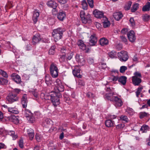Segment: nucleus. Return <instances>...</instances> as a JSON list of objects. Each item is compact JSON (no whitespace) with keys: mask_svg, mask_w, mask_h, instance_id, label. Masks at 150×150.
<instances>
[{"mask_svg":"<svg viewBox=\"0 0 150 150\" xmlns=\"http://www.w3.org/2000/svg\"><path fill=\"white\" fill-rule=\"evenodd\" d=\"M50 95V99L54 106H57L60 104L59 98L62 97V95L60 92H52Z\"/></svg>","mask_w":150,"mask_h":150,"instance_id":"obj_1","label":"nucleus"},{"mask_svg":"<svg viewBox=\"0 0 150 150\" xmlns=\"http://www.w3.org/2000/svg\"><path fill=\"white\" fill-rule=\"evenodd\" d=\"M64 31L63 29L61 28H58L53 30L52 33V36L54 38L55 41L62 38L63 32Z\"/></svg>","mask_w":150,"mask_h":150,"instance_id":"obj_2","label":"nucleus"},{"mask_svg":"<svg viewBox=\"0 0 150 150\" xmlns=\"http://www.w3.org/2000/svg\"><path fill=\"white\" fill-rule=\"evenodd\" d=\"M50 74L53 78H56L58 76L59 70L55 64L52 63L50 66Z\"/></svg>","mask_w":150,"mask_h":150,"instance_id":"obj_3","label":"nucleus"},{"mask_svg":"<svg viewBox=\"0 0 150 150\" xmlns=\"http://www.w3.org/2000/svg\"><path fill=\"white\" fill-rule=\"evenodd\" d=\"M117 55L120 60L122 62H125L128 59L127 52L125 51H121L118 53Z\"/></svg>","mask_w":150,"mask_h":150,"instance_id":"obj_4","label":"nucleus"},{"mask_svg":"<svg viewBox=\"0 0 150 150\" xmlns=\"http://www.w3.org/2000/svg\"><path fill=\"white\" fill-rule=\"evenodd\" d=\"M55 85L57 90L56 91L62 92L64 91V86L63 85L61 80L59 79H57L55 81Z\"/></svg>","mask_w":150,"mask_h":150,"instance_id":"obj_5","label":"nucleus"},{"mask_svg":"<svg viewBox=\"0 0 150 150\" xmlns=\"http://www.w3.org/2000/svg\"><path fill=\"white\" fill-rule=\"evenodd\" d=\"M7 100L9 103H12L14 102L18 101V100L19 98L16 95L11 93H9L6 98Z\"/></svg>","mask_w":150,"mask_h":150,"instance_id":"obj_6","label":"nucleus"},{"mask_svg":"<svg viewBox=\"0 0 150 150\" xmlns=\"http://www.w3.org/2000/svg\"><path fill=\"white\" fill-rule=\"evenodd\" d=\"M80 69L79 66H76L74 67L72 73L74 75L78 78H81L82 76L80 74Z\"/></svg>","mask_w":150,"mask_h":150,"instance_id":"obj_7","label":"nucleus"},{"mask_svg":"<svg viewBox=\"0 0 150 150\" xmlns=\"http://www.w3.org/2000/svg\"><path fill=\"white\" fill-rule=\"evenodd\" d=\"M127 36L129 41L133 42L135 41L136 38L135 33L133 30H130L127 33Z\"/></svg>","mask_w":150,"mask_h":150,"instance_id":"obj_8","label":"nucleus"},{"mask_svg":"<svg viewBox=\"0 0 150 150\" xmlns=\"http://www.w3.org/2000/svg\"><path fill=\"white\" fill-rule=\"evenodd\" d=\"M97 41V38L96 36V34L93 33L90 37L89 44L91 46H95L96 44Z\"/></svg>","mask_w":150,"mask_h":150,"instance_id":"obj_9","label":"nucleus"},{"mask_svg":"<svg viewBox=\"0 0 150 150\" xmlns=\"http://www.w3.org/2000/svg\"><path fill=\"white\" fill-rule=\"evenodd\" d=\"M114 93L112 92H110L109 93H106L105 95L104 96V97L105 100H109L111 101H112L116 97L114 96Z\"/></svg>","mask_w":150,"mask_h":150,"instance_id":"obj_10","label":"nucleus"},{"mask_svg":"<svg viewBox=\"0 0 150 150\" xmlns=\"http://www.w3.org/2000/svg\"><path fill=\"white\" fill-rule=\"evenodd\" d=\"M116 107H120L122 106L123 103L121 99L116 96L112 101Z\"/></svg>","mask_w":150,"mask_h":150,"instance_id":"obj_11","label":"nucleus"},{"mask_svg":"<svg viewBox=\"0 0 150 150\" xmlns=\"http://www.w3.org/2000/svg\"><path fill=\"white\" fill-rule=\"evenodd\" d=\"M41 40L40 35L39 33H37L34 35L32 38V43L35 45L38 43Z\"/></svg>","mask_w":150,"mask_h":150,"instance_id":"obj_12","label":"nucleus"},{"mask_svg":"<svg viewBox=\"0 0 150 150\" xmlns=\"http://www.w3.org/2000/svg\"><path fill=\"white\" fill-rule=\"evenodd\" d=\"M28 100L26 94L23 95L21 100V103L22 105L23 108H26L27 105Z\"/></svg>","mask_w":150,"mask_h":150,"instance_id":"obj_13","label":"nucleus"},{"mask_svg":"<svg viewBox=\"0 0 150 150\" xmlns=\"http://www.w3.org/2000/svg\"><path fill=\"white\" fill-rule=\"evenodd\" d=\"M8 120L15 124H18L19 121V117L15 115H11L8 117Z\"/></svg>","mask_w":150,"mask_h":150,"instance_id":"obj_14","label":"nucleus"},{"mask_svg":"<svg viewBox=\"0 0 150 150\" xmlns=\"http://www.w3.org/2000/svg\"><path fill=\"white\" fill-rule=\"evenodd\" d=\"M12 79L17 83H20L21 82L20 76L16 73H13L11 75Z\"/></svg>","mask_w":150,"mask_h":150,"instance_id":"obj_15","label":"nucleus"},{"mask_svg":"<svg viewBox=\"0 0 150 150\" xmlns=\"http://www.w3.org/2000/svg\"><path fill=\"white\" fill-rule=\"evenodd\" d=\"M66 17L65 12L61 11L57 15V18L60 21H63Z\"/></svg>","mask_w":150,"mask_h":150,"instance_id":"obj_16","label":"nucleus"},{"mask_svg":"<svg viewBox=\"0 0 150 150\" xmlns=\"http://www.w3.org/2000/svg\"><path fill=\"white\" fill-rule=\"evenodd\" d=\"M93 14L97 18H100L103 16V12L100 11L97 9H95L93 12Z\"/></svg>","mask_w":150,"mask_h":150,"instance_id":"obj_17","label":"nucleus"},{"mask_svg":"<svg viewBox=\"0 0 150 150\" xmlns=\"http://www.w3.org/2000/svg\"><path fill=\"white\" fill-rule=\"evenodd\" d=\"M75 58L77 61L81 63L82 65H83L85 63L84 59L82 56H80L78 54H76Z\"/></svg>","mask_w":150,"mask_h":150,"instance_id":"obj_18","label":"nucleus"},{"mask_svg":"<svg viewBox=\"0 0 150 150\" xmlns=\"http://www.w3.org/2000/svg\"><path fill=\"white\" fill-rule=\"evenodd\" d=\"M132 82L134 85L137 86L141 83V79L139 78L133 76L132 77Z\"/></svg>","mask_w":150,"mask_h":150,"instance_id":"obj_19","label":"nucleus"},{"mask_svg":"<svg viewBox=\"0 0 150 150\" xmlns=\"http://www.w3.org/2000/svg\"><path fill=\"white\" fill-rule=\"evenodd\" d=\"M113 16L115 19L118 21L122 18L123 15L121 12H116L113 13Z\"/></svg>","mask_w":150,"mask_h":150,"instance_id":"obj_20","label":"nucleus"},{"mask_svg":"<svg viewBox=\"0 0 150 150\" xmlns=\"http://www.w3.org/2000/svg\"><path fill=\"white\" fill-rule=\"evenodd\" d=\"M82 23L84 24L86 23L88 21H91V19L90 17V15L88 13L84 17L81 18Z\"/></svg>","mask_w":150,"mask_h":150,"instance_id":"obj_21","label":"nucleus"},{"mask_svg":"<svg viewBox=\"0 0 150 150\" xmlns=\"http://www.w3.org/2000/svg\"><path fill=\"white\" fill-rule=\"evenodd\" d=\"M27 132L30 139V140H32L34 136V130L31 128H30L27 129Z\"/></svg>","mask_w":150,"mask_h":150,"instance_id":"obj_22","label":"nucleus"},{"mask_svg":"<svg viewBox=\"0 0 150 150\" xmlns=\"http://www.w3.org/2000/svg\"><path fill=\"white\" fill-rule=\"evenodd\" d=\"M47 4L49 6L55 10V11H56L55 8L57 4L55 1L52 0L48 2Z\"/></svg>","mask_w":150,"mask_h":150,"instance_id":"obj_23","label":"nucleus"},{"mask_svg":"<svg viewBox=\"0 0 150 150\" xmlns=\"http://www.w3.org/2000/svg\"><path fill=\"white\" fill-rule=\"evenodd\" d=\"M100 44L101 46L107 45L108 44L109 42L108 40L105 38H103L100 39L99 40Z\"/></svg>","mask_w":150,"mask_h":150,"instance_id":"obj_24","label":"nucleus"},{"mask_svg":"<svg viewBox=\"0 0 150 150\" xmlns=\"http://www.w3.org/2000/svg\"><path fill=\"white\" fill-rule=\"evenodd\" d=\"M127 78L125 76H122L118 77V81L119 83L123 85H125L126 83Z\"/></svg>","mask_w":150,"mask_h":150,"instance_id":"obj_25","label":"nucleus"},{"mask_svg":"<svg viewBox=\"0 0 150 150\" xmlns=\"http://www.w3.org/2000/svg\"><path fill=\"white\" fill-rule=\"evenodd\" d=\"M114 122L111 120H106L105 122V126L108 127H112L114 126Z\"/></svg>","mask_w":150,"mask_h":150,"instance_id":"obj_26","label":"nucleus"},{"mask_svg":"<svg viewBox=\"0 0 150 150\" xmlns=\"http://www.w3.org/2000/svg\"><path fill=\"white\" fill-rule=\"evenodd\" d=\"M39 16L40 14L38 12L35 11L34 12L32 18L34 23L35 24L36 23Z\"/></svg>","mask_w":150,"mask_h":150,"instance_id":"obj_27","label":"nucleus"},{"mask_svg":"<svg viewBox=\"0 0 150 150\" xmlns=\"http://www.w3.org/2000/svg\"><path fill=\"white\" fill-rule=\"evenodd\" d=\"M150 9V2H147L146 4L143 6L142 11L144 12L149 11Z\"/></svg>","mask_w":150,"mask_h":150,"instance_id":"obj_28","label":"nucleus"},{"mask_svg":"<svg viewBox=\"0 0 150 150\" xmlns=\"http://www.w3.org/2000/svg\"><path fill=\"white\" fill-rule=\"evenodd\" d=\"M8 111L9 112L15 114H17L19 113L18 109L15 108H8Z\"/></svg>","mask_w":150,"mask_h":150,"instance_id":"obj_29","label":"nucleus"},{"mask_svg":"<svg viewBox=\"0 0 150 150\" xmlns=\"http://www.w3.org/2000/svg\"><path fill=\"white\" fill-rule=\"evenodd\" d=\"M139 4L136 3L133 5L131 9V11L132 12H134L137 10L139 7Z\"/></svg>","mask_w":150,"mask_h":150,"instance_id":"obj_30","label":"nucleus"},{"mask_svg":"<svg viewBox=\"0 0 150 150\" xmlns=\"http://www.w3.org/2000/svg\"><path fill=\"white\" fill-rule=\"evenodd\" d=\"M143 88L142 86L139 87L137 89L136 91L135 92L137 98L139 97V96L141 93V92Z\"/></svg>","mask_w":150,"mask_h":150,"instance_id":"obj_31","label":"nucleus"},{"mask_svg":"<svg viewBox=\"0 0 150 150\" xmlns=\"http://www.w3.org/2000/svg\"><path fill=\"white\" fill-rule=\"evenodd\" d=\"M149 127L148 126L146 125H143L141 127L140 131L143 132H146L149 129Z\"/></svg>","mask_w":150,"mask_h":150,"instance_id":"obj_32","label":"nucleus"},{"mask_svg":"<svg viewBox=\"0 0 150 150\" xmlns=\"http://www.w3.org/2000/svg\"><path fill=\"white\" fill-rule=\"evenodd\" d=\"M132 4V2L131 1H129L127 3H126L124 6L125 9L126 11H128L129 10Z\"/></svg>","mask_w":150,"mask_h":150,"instance_id":"obj_33","label":"nucleus"},{"mask_svg":"<svg viewBox=\"0 0 150 150\" xmlns=\"http://www.w3.org/2000/svg\"><path fill=\"white\" fill-rule=\"evenodd\" d=\"M29 92L32 94L34 96L37 98L38 96V93L36 89H31L29 91Z\"/></svg>","mask_w":150,"mask_h":150,"instance_id":"obj_34","label":"nucleus"},{"mask_svg":"<svg viewBox=\"0 0 150 150\" xmlns=\"http://www.w3.org/2000/svg\"><path fill=\"white\" fill-rule=\"evenodd\" d=\"M81 5L82 8L84 10H86L87 9L88 4L85 0H83L81 1Z\"/></svg>","mask_w":150,"mask_h":150,"instance_id":"obj_35","label":"nucleus"},{"mask_svg":"<svg viewBox=\"0 0 150 150\" xmlns=\"http://www.w3.org/2000/svg\"><path fill=\"white\" fill-rule=\"evenodd\" d=\"M8 134L12 137L13 140H15L18 137L17 135L15 134V132L14 131H10L8 132Z\"/></svg>","mask_w":150,"mask_h":150,"instance_id":"obj_36","label":"nucleus"},{"mask_svg":"<svg viewBox=\"0 0 150 150\" xmlns=\"http://www.w3.org/2000/svg\"><path fill=\"white\" fill-rule=\"evenodd\" d=\"M24 114L26 117H28L29 116L31 115L32 113L30 110L25 109L24 111Z\"/></svg>","mask_w":150,"mask_h":150,"instance_id":"obj_37","label":"nucleus"},{"mask_svg":"<svg viewBox=\"0 0 150 150\" xmlns=\"http://www.w3.org/2000/svg\"><path fill=\"white\" fill-rule=\"evenodd\" d=\"M79 48L80 49L85 51L86 52L88 53L89 52V49L88 48H86V46L85 44L80 46Z\"/></svg>","mask_w":150,"mask_h":150,"instance_id":"obj_38","label":"nucleus"},{"mask_svg":"<svg viewBox=\"0 0 150 150\" xmlns=\"http://www.w3.org/2000/svg\"><path fill=\"white\" fill-rule=\"evenodd\" d=\"M56 47L54 45L52 46L49 51V54H50L53 55L55 53V50Z\"/></svg>","mask_w":150,"mask_h":150,"instance_id":"obj_39","label":"nucleus"},{"mask_svg":"<svg viewBox=\"0 0 150 150\" xmlns=\"http://www.w3.org/2000/svg\"><path fill=\"white\" fill-rule=\"evenodd\" d=\"M108 55L110 57L112 58H113L116 57V53L114 51H112L108 53Z\"/></svg>","mask_w":150,"mask_h":150,"instance_id":"obj_40","label":"nucleus"},{"mask_svg":"<svg viewBox=\"0 0 150 150\" xmlns=\"http://www.w3.org/2000/svg\"><path fill=\"white\" fill-rule=\"evenodd\" d=\"M21 90L18 88H15L10 93L14 94V95H16V96H17V95L20 93Z\"/></svg>","mask_w":150,"mask_h":150,"instance_id":"obj_41","label":"nucleus"},{"mask_svg":"<svg viewBox=\"0 0 150 150\" xmlns=\"http://www.w3.org/2000/svg\"><path fill=\"white\" fill-rule=\"evenodd\" d=\"M120 120L122 121H124L125 122H128L129 121V120L127 116L124 115H122L120 117Z\"/></svg>","mask_w":150,"mask_h":150,"instance_id":"obj_42","label":"nucleus"},{"mask_svg":"<svg viewBox=\"0 0 150 150\" xmlns=\"http://www.w3.org/2000/svg\"><path fill=\"white\" fill-rule=\"evenodd\" d=\"M143 20L144 21H148L150 19V16L147 14H145L142 16Z\"/></svg>","mask_w":150,"mask_h":150,"instance_id":"obj_43","label":"nucleus"},{"mask_svg":"<svg viewBox=\"0 0 150 150\" xmlns=\"http://www.w3.org/2000/svg\"><path fill=\"white\" fill-rule=\"evenodd\" d=\"M51 120L49 118H45L43 121V123L46 126L48 125H50L51 122Z\"/></svg>","mask_w":150,"mask_h":150,"instance_id":"obj_44","label":"nucleus"},{"mask_svg":"<svg viewBox=\"0 0 150 150\" xmlns=\"http://www.w3.org/2000/svg\"><path fill=\"white\" fill-rule=\"evenodd\" d=\"M8 82V81L6 79L3 78H0V84L3 85L7 83Z\"/></svg>","mask_w":150,"mask_h":150,"instance_id":"obj_45","label":"nucleus"},{"mask_svg":"<svg viewBox=\"0 0 150 150\" xmlns=\"http://www.w3.org/2000/svg\"><path fill=\"white\" fill-rule=\"evenodd\" d=\"M64 100L65 101L69 104H70L71 103V101L70 100V98L68 96L66 95H64Z\"/></svg>","mask_w":150,"mask_h":150,"instance_id":"obj_46","label":"nucleus"},{"mask_svg":"<svg viewBox=\"0 0 150 150\" xmlns=\"http://www.w3.org/2000/svg\"><path fill=\"white\" fill-rule=\"evenodd\" d=\"M148 114L145 112H141L139 113V117L140 118L142 119L145 117H146Z\"/></svg>","mask_w":150,"mask_h":150,"instance_id":"obj_47","label":"nucleus"},{"mask_svg":"<svg viewBox=\"0 0 150 150\" xmlns=\"http://www.w3.org/2000/svg\"><path fill=\"white\" fill-rule=\"evenodd\" d=\"M118 77L117 76H112L110 77H109V79L111 80V81H115L118 80Z\"/></svg>","mask_w":150,"mask_h":150,"instance_id":"obj_48","label":"nucleus"},{"mask_svg":"<svg viewBox=\"0 0 150 150\" xmlns=\"http://www.w3.org/2000/svg\"><path fill=\"white\" fill-rule=\"evenodd\" d=\"M26 118L30 123H33L35 121V118L32 115Z\"/></svg>","mask_w":150,"mask_h":150,"instance_id":"obj_49","label":"nucleus"},{"mask_svg":"<svg viewBox=\"0 0 150 150\" xmlns=\"http://www.w3.org/2000/svg\"><path fill=\"white\" fill-rule=\"evenodd\" d=\"M19 146L21 148H23V141L22 138H21L18 143Z\"/></svg>","mask_w":150,"mask_h":150,"instance_id":"obj_50","label":"nucleus"},{"mask_svg":"<svg viewBox=\"0 0 150 150\" xmlns=\"http://www.w3.org/2000/svg\"><path fill=\"white\" fill-rule=\"evenodd\" d=\"M127 69V68L125 66H122L120 67V72L121 73H123L125 72V71Z\"/></svg>","mask_w":150,"mask_h":150,"instance_id":"obj_51","label":"nucleus"},{"mask_svg":"<svg viewBox=\"0 0 150 150\" xmlns=\"http://www.w3.org/2000/svg\"><path fill=\"white\" fill-rule=\"evenodd\" d=\"M103 25L104 28H107L110 25V21L106 20L103 22Z\"/></svg>","mask_w":150,"mask_h":150,"instance_id":"obj_52","label":"nucleus"},{"mask_svg":"<svg viewBox=\"0 0 150 150\" xmlns=\"http://www.w3.org/2000/svg\"><path fill=\"white\" fill-rule=\"evenodd\" d=\"M0 74L1 75L3 76L5 78L8 77V76L6 72L1 69H0Z\"/></svg>","mask_w":150,"mask_h":150,"instance_id":"obj_53","label":"nucleus"},{"mask_svg":"<svg viewBox=\"0 0 150 150\" xmlns=\"http://www.w3.org/2000/svg\"><path fill=\"white\" fill-rule=\"evenodd\" d=\"M73 53L72 52H70L67 54V59L69 60H70L72 58L73 56Z\"/></svg>","mask_w":150,"mask_h":150,"instance_id":"obj_54","label":"nucleus"},{"mask_svg":"<svg viewBox=\"0 0 150 150\" xmlns=\"http://www.w3.org/2000/svg\"><path fill=\"white\" fill-rule=\"evenodd\" d=\"M89 6L90 8H92L94 7L93 0H87Z\"/></svg>","mask_w":150,"mask_h":150,"instance_id":"obj_55","label":"nucleus"},{"mask_svg":"<svg viewBox=\"0 0 150 150\" xmlns=\"http://www.w3.org/2000/svg\"><path fill=\"white\" fill-rule=\"evenodd\" d=\"M120 38L122 42L125 43L126 44L127 43V40L125 36L123 35L120 36Z\"/></svg>","mask_w":150,"mask_h":150,"instance_id":"obj_56","label":"nucleus"},{"mask_svg":"<svg viewBox=\"0 0 150 150\" xmlns=\"http://www.w3.org/2000/svg\"><path fill=\"white\" fill-rule=\"evenodd\" d=\"M125 126V125L123 124H119L117 125L116 127L117 129H120L123 128Z\"/></svg>","mask_w":150,"mask_h":150,"instance_id":"obj_57","label":"nucleus"},{"mask_svg":"<svg viewBox=\"0 0 150 150\" xmlns=\"http://www.w3.org/2000/svg\"><path fill=\"white\" fill-rule=\"evenodd\" d=\"M129 22L132 26H134L135 25V22L133 18H131L129 20Z\"/></svg>","mask_w":150,"mask_h":150,"instance_id":"obj_58","label":"nucleus"},{"mask_svg":"<svg viewBox=\"0 0 150 150\" xmlns=\"http://www.w3.org/2000/svg\"><path fill=\"white\" fill-rule=\"evenodd\" d=\"M35 139L38 142H40L41 140V136L40 135L36 134L35 136Z\"/></svg>","mask_w":150,"mask_h":150,"instance_id":"obj_59","label":"nucleus"},{"mask_svg":"<svg viewBox=\"0 0 150 150\" xmlns=\"http://www.w3.org/2000/svg\"><path fill=\"white\" fill-rule=\"evenodd\" d=\"M86 96L89 98H93L94 97V95L91 92H88L86 94Z\"/></svg>","mask_w":150,"mask_h":150,"instance_id":"obj_60","label":"nucleus"},{"mask_svg":"<svg viewBox=\"0 0 150 150\" xmlns=\"http://www.w3.org/2000/svg\"><path fill=\"white\" fill-rule=\"evenodd\" d=\"M78 84L81 86H83L85 85V83L83 80L80 79L78 81Z\"/></svg>","mask_w":150,"mask_h":150,"instance_id":"obj_61","label":"nucleus"},{"mask_svg":"<svg viewBox=\"0 0 150 150\" xmlns=\"http://www.w3.org/2000/svg\"><path fill=\"white\" fill-rule=\"evenodd\" d=\"M134 74L135 75L134 76H136V77H137L138 78L141 77V74L140 73L138 72H135Z\"/></svg>","mask_w":150,"mask_h":150,"instance_id":"obj_62","label":"nucleus"},{"mask_svg":"<svg viewBox=\"0 0 150 150\" xmlns=\"http://www.w3.org/2000/svg\"><path fill=\"white\" fill-rule=\"evenodd\" d=\"M84 42L83 41L81 40H79L78 42H77V44L79 46V47L81 46V45L84 44Z\"/></svg>","mask_w":150,"mask_h":150,"instance_id":"obj_63","label":"nucleus"},{"mask_svg":"<svg viewBox=\"0 0 150 150\" xmlns=\"http://www.w3.org/2000/svg\"><path fill=\"white\" fill-rule=\"evenodd\" d=\"M85 13L84 11H81L80 12V16L81 18H83V17H84L86 16Z\"/></svg>","mask_w":150,"mask_h":150,"instance_id":"obj_64","label":"nucleus"}]
</instances>
